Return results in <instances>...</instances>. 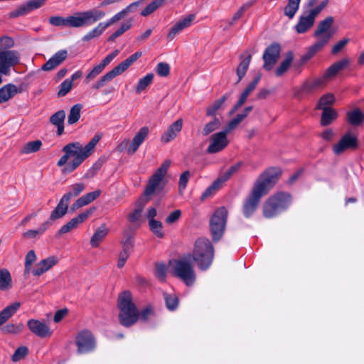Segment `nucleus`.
I'll use <instances>...</instances> for the list:
<instances>
[{"mask_svg": "<svg viewBox=\"0 0 364 364\" xmlns=\"http://www.w3.org/2000/svg\"><path fill=\"white\" fill-rule=\"evenodd\" d=\"M230 93H226L220 99L213 102L206 109V115L208 117L215 116L216 112L222 107L223 103L230 97Z\"/></svg>", "mask_w": 364, "mask_h": 364, "instance_id": "nucleus-37", "label": "nucleus"}, {"mask_svg": "<svg viewBox=\"0 0 364 364\" xmlns=\"http://www.w3.org/2000/svg\"><path fill=\"white\" fill-rule=\"evenodd\" d=\"M358 146V141L357 136L350 132H348L333 146V151L335 154L340 155L348 149L355 150Z\"/></svg>", "mask_w": 364, "mask_h": 364, "instance_id": "nucleus-13", "label": "nucleus"}, {"mask_svg": "<svg viewBox=\"0 0 364 364\" xmlns=\"http://www.w3.org/2000/svg\"><path fill=\"white\" fill-rule=\"evenodd\" d=\"M326 83L327 82L322 76L312 81H306L303 83L301 90L296 94V95L298 96L301 92L310 93L316 89L325 87Z\"/></svg>", "mask_w": 364, "mask_h": 364, "instance_id": "nucleus-27", "label": "nucleus"}, {"mask_svg": "<svg viewBox=\"0 0 364 364\" xmlns=\"http://www.w3.org/2000/svg\"><path fill=\"white\" fill-rule=\"evenodd\" d=\"M63 155L57 163L60 167L64 166L62 172L67 174L75 171L87 157L89 152L80 142H72L65 145L63 149Z\"/></svg>", "mask_w": 364, "mask_h": 364, "instance_id": "nucleus-2", "label": "nucleus"}, {"mask_svg": "<svg viewBox=\"0 0 364 364\" xmlns=\"http://www.w3.org/2000/svg\"><path fill=\"white\" fill-rule=\"evenodd\" d=\"M165 1L166 0H154L141 12V15L143 16L150 15L162 6Z\"/></svg>", "mask_w": 364, "mask_h": 364, "instance_id": "nucleus-49", "label": "nucleus"}, {"mask_svg": "<svg viewBox=\"0 0 364 364\" xmlns=\"http://www.w3.org/2000/svg\"><path fill=\"white\" fill-rule=\"evenodd\" d=\"M336 101L335 97L331 93L323 95L316 105V109H324L325 108H331L329 106L333 105Z\"/></svg>", "mask_w": 364, "mask_h": 364, "instance_id": "nucleus-42", "label": "nucleus"}, {"mask_svg": "<svg viewBox=\"0 0 364 364\" xmlns=\"http://www.w3.org/2000/svg\"><path fill=\"white\" fill-rule=\"evenodd\" d=\"M196 15L193 14L181 18L169 31L167 35V39L172 41L180 32L183 29L189 27L192 22L195 20Z\"/></svg>", "mask_w": 364, "mask_h": 364, "instance_id": "nucleus-18", "label": "nucleus"}, {"mask_svg": "<svg viewBox=\"0 0 364 364\" xmlns=\"http://www.w3.org/2000/svg\"><path fill=\"white\" fill-rule=\"evenodd\" d=\"M109 232L105 225H102L95 232L94 235L90 239V245L92 247H98L100 243L106 237Z\"/></svg>", "mask_w": 364, "mask_h": 364, "instance_id": "nucleus-30", "label": "nucleus"}, {"mask_svg": "<svg viewBox=\"0 0 364 364\" xmlns=\"http://www.w3.org/2000/svg\"><path fill=\"white\" fill-rule=\"evenodd\" d=\"M280 51L281 46L278 43H273L267 47L262 56L264 70L269 71L274 68L279 58Z\"/></svg>", "mask_w": 364, "mask_h": 364, "instance_id": "nucleus-14", "label": "nucleus"}, {"mask_svg": "<svg viewBox=\"0 0 364 364\" xmlns=\"http://www.w3.org/2000/svg\"><path fill=\"white\" fill-rule=\"evenodd\" d=\"M220 126V122L218 118L215 117L213 120L205 124L201 131V134L203 136H207Z\"/></svg>", "mask_w": 364, "mask_h": 364, "instance_id": "nucleus-44", "label": "nucleus"}, {"mask_svg": "<svg viewBox=\"0 0 364 364\" xmlns=\"http://www.w3.org/2000/svg\"><path fill=\"white\" fill-rule=\"evenodd\" d=\"M292 202L288 192L279 191L269 197L263 204L262 214L266 218H272L286 211Z\"/></svg>", "mask_w": 364, "mask_h": 364, "instance_id": "nucleus-6", "label": "nucleus"}, {"mask_svg": "<svg viewBox=\"0 0 364 364\" xmlns=\"http://www.w3.org/2000/svg\"><path fill=\"white\" fill-rule=\"evenodd\" d=\"M28 327L36 336L41 338H46L51 335L52 332L49 327L38 320L30 319L28 321Z\"/></svg>", "mask_w": 364, "mask_h": 364, "instance_id": "nucleus-19", "label": "nucleus"}, {"mask_svg": "<svg viewBox=\"0 0 364 364\" xmlns=\"http://www.w3.org/2000/svg\"><path fill=\"white\" fill-rule=\"evenodd\" d=\"M349 63V60L347 58L341 60L333 65H331L323 73L322 77L324 78L326 82L332 77H335L337 73L343 69Z\"/></svg>", "mask_w": 364, "mask_h": 364, "instance_id": "nucleus-26", "label": "nucleus"}, {"mask_svg": "<svg viewBox=\"0 0 364 364\" xmlns=\"http://www.w3.org/2000/svg\"><path fill=\"white\" fill-rule=\"evenodd\" d=\"M149 225L151 232L159 238H162L164 236V233L162 231L163 225L162 223L156 220L149 221Z\"/></svg>", "mask_w": 364, "mask_h": 364, "instance_id": "nucleus-50", "label": "nucleus"}, {"mask_svg": "<svg viewBox=\"0 0 364 364\" xmlns=\"http://www.w3.org/2000/svg\"><path fill=\"white\" fill-rule=\"evenodd\" d=\"M68 203L60 199L55 208L51 212L49 218L53 222L57 219L63 218L68 211Z\"/></svg>", "mask_w": 364, "mask_h": 364, "instance_id": "nucleus-34", "label": "nucleus"}, {"mask_svg": "<svg viewBox=\"0 0 364 364\" xmlns=\"http://www.w3.org/2000/svg\"><path fill=\"white\" fill-rule=\"evenodd\" d=\"M58 262V258L56 256H50L40 261L32 270V273L34 276L39 277L51 269Z\"/></svg>", "mask_w": 364, "mask_h": 364, "instance_id": "nucleus-22", "label": "nucleus"}, {"mask_svg": "<svg viewBox=\"0 0 364 364\" xmlns=\"http://www.w3.org/2000/svg\"><path fill=\"white\" fill-rule=\"evenodd\" d=\"M294 59L293 53L289 51L287 53L284 60L280 63L279 67L275 70V74L277 77L282 76L289 68Z\"/></svg>", "mask_w": 364, "mask_h": 364, "instance_id": "nucleus-39", "label": "nucleus"}, {"mask_svg": "<svg viewBox=\"0 0 364 364\" xmlns=\"http://www.w3.org/2000/svg\"><path fill=\"white\" fill-rule=\"evenodd\" d=\"M170 164V161H165L163 164L151 176L144 191V196H151L156 191L161 189L160 186L165 175L167 173Z\"/></svg>", "mask_w": 364, "mask_h": 364, "instance_id": "nucleus-11", "label": "nucleus"}, {"mask_svg": "<svg viewBox=\"0 0 364 364\" xmlns=\"http://www.w3.org/2000/svg\"><path fill=\"white\" fill-rule=\"evenodd\" d=\"M223 183L218 178L213 184L207 188L201 196V199L204 200L214 193V192L218 190Z\"/></svg>", "mask_w": 364, "mask_h": 364, "instance_id": "nucleus-53", "label": "nucleus"}, {"mask_svg": "<svg viewBox=\"0 0 364 364\" xmlns=\"http://www.w3.org/2000/svg\"><path fill=\"white\" fill-rule=\"evenodd\" d=\"M41 146L42 142L40 140L29 141L22 147L21 153L24 154H28L36 152L41 149Z\"/></svg>", "mask_w": 364, "mask_h": 364, "instance_id": "nucleus-45", "label": "nucleus"}, {"mask_svg": "<svg viewBox=\"0 0 364 364\" xmlns=\"http://www.w3.org/2000/svg\"><path fill=\"white\" fill-rule=\"evenodd\" d=\"M210 139L211 143L207 148L208 154H215L222 151L229 143L227 134L224 131L213 134Z\"/></svg>", "mask_w": 364, "mask_h": 364, "instance_id": "nucleus-16", "label": "nucleus"}, {"mask_svg": "<svg viewBox=\"0 0 364 364\" xmlns=\"http://www.w3.org/2000/svg\"><path fill=\"white\" fill-rule=\"evenodd\" d=\"M29 13V11L26 5V4L21 5L18 8H17L16 10L11 11L9 14L10 18H16L21 16H23Z\"/></svg>", "mask_w": 364, "mask_h": 364, "instance_id": "nucleus-63", "label": "nucleus"}, {"mask_svg": "<svg viewBox=\"0 0 364 364\" xmlns=\"http://www.w3.org/2000/svg\"><path fill=\"white\" fill-rule=\"evenodd\" d=\"M149 134V129L147 127H141L139 131L135 134L132 139V142L127 149L128 154H134L139 147L145 141Z\"/></svg>", "mask_w": 364, "mask_h": 364, "instance_id": "nucleus-21", "label": "nucleus"}, {"mask_svg": "<svg viewBox=\"0 0 364 364\" xmlns=\"http://www.w3.org/2000/svg\"><path fill=\"white\" fill-rule=\"evenodd\" d=\"M142 55L141 51H137L130 55L126 60L114 67L112 70L107 73L99 80L94 83L92 86L93 89L99 90L104 87L107 82H110L115 77L124 73L129 66H131L138 58Z\"/></svg>", "mask_w": 364, "mask_h": 364, "instance_id": "nucleus-8", "label": "nucleus"}, {"mask_svg": "<svg viewBox=\"0 0 364 364\" xmlns=\"http://www.w3.org/2000/svg\"><path fill=\"white\" fill-rule=\"evenodd\" d=\"M21 91L15 85L9 83L0 88V105L7 102Z\"/></svg>", "mask_w": 364, "mask_h": 364, "instance_id": "nucleus-25", "label": "nucleus"}, {"mask_svg": "<svg viewBox=\"0 0 364 364\" xmlns=\"http://www.w3.org/2000/svg\"><path fill=\"white\" fill-rule=\"evenodd\" d=\"M201 271L207 270L212 264L214 258V248L210 241L205 237L196 240L192 253H188Z\"/></svg>", "mask_w": 364, "mask_h": 364, "instance_id": "nucleus-3", "label": "nucleus"}, {"mask_svg": "<svg viewBox=\"0 0 364 364\" xmlns=\"http://www.w3.org/2000/svg\"><path fill=\"white\" fill-rule=\"evenodd\" d=\"M82 109V105L81 104H76L71 107L68 118V123L69 124H73L79 120Z\"/></svg>", "mask_w": 364, "mask_h": 364, "instance_id": "nucleus-43", "label": "nucleus"}, {"mask_svg": "<svg viewBox=\"0 0 364 364\" xmlns=\"http://www.w3.org/2000/svg\"><path fill=\"white\" fill-rule=\"evenodd\" d=\"M282 175L279 167H271L264 171L255 181L250 195L245 199L242 213L247 218H250L257 210L262 196L267 195L277 183Z\"/></svg>", "mask_w": 364, "mask_h": 364, "instance_id": "nucleus-1", "label": "nucleus"}, {"mask_svg": "<svg viewBox=\"0 0 364 364\" xmlns=\"http://www.w3.org/2000/svg\"><path fill=\"white\" fill-rule=\"evenodd\" d=\"M154 315L155 312L152 306L149 305L143 309L141 311H139V320L146 322Z\"/></svg>", "mask_w": 364, "mask_h": 364, "instance_id": "nucleus-55", "label": "nucleus"}, {"mask_svg": "<svg viewBox=\"0 0 364 364\" xmlns=\"http://www.w3.org/2000/svg\"><path fill=\"white\" fill-rule=\"evenodd\" d=\"M363 119L364 114L360 109H355L347 113V119L348 122L353 126L360 124Z\"/></svg>", "mask_w": 364, "mask_h": 364, "instance_id": "nucleus-41", "label": "nucleus"}, {"mask_svg": "<svg viewBox=\"0 0 364 364\" xmlns=\"http://www.w3.org/2000/svg\"><path fill=\"white\" fill-rule=\"evenodd\" d=\"M242 162L240 161L235 165L230 166L225 173H223L218 178L224 183L232 175L236 173L242 166Z\"/></svg>", "mask_w": 364, "mask_h": 364, "instance_id": "nucleus-51", "label": "nucleus"}, {"mask_svg": "<svg viewBox=\"0 0 364 364\" xmlns=\"http://www.w3.org/2000/svg\"><path fill=\"white\" fill-rule=\"evenodd\" d=\"M23 328L22 323L14 324V323H9L4 327L1 328V331L4 333H13L17 334L20 333Z\"/></svg>", "mask_w": 364, "mask_h": 364, "instance_id": "nucleus-56", "label": "nucleus"}, {"mask_svg": "<svg viewBox=\"0 0 364 364\" xmlns=\"http://www.w3.org/2000/svg\"><path fill=\"white\" fill-rule=\"evenodd\" d=\"M251 59L252 55L249 54L246 58L242 59L240 63L237 66L236 70L237 75L238 76L237 83H238L245 75L248 70Z\"/></svg>", "mask_w": 364, "mask_h": 364, "instance_id": "nucleus-40", "label": "nucleus"}, {"mask_svg": "<svg viewBox=\"0 0 364 364\" xmlns=\"http://www.w3.org/2000/svg\"><path fill=\"white\" fill-rule=\"evenodd\" d=\"M65 112L64 110H59L50 117L49 121L58 128V135L60 136L64 132V120Z\"/></svg>", "mask_w": 364, "mask_h": 364, "instance_id": "nucleus-29", "label": "nucleus"}, {"mask_svg": "<svg viewBox=\"0 0 364 364\" xmlns=\"http://www.w3.org/2000/svg\"><path fill=\"white\" fill-rule=\"evenodd\" d=\"M338 117V113L333 108H325L323 109L321 118V126L326 127L331 124Z\"/></svg>", "mask_w": 364, "mask_h": 364, "instance_id": "nucleus-35", "label": "nucleus"}, {"mask_svg": "<svg viewBox=\"0 0 364 364\" xmlns=\"http://www.w3.org/2000/svg\"><path fill=\"white\" fill-rule=\"evenodd\" d=\"M191 173L189 171H185L179 178L178 182V190L180 193H182L186 188L188 181L189 180Z\"/></svg>", "mask_w": 364, "mask_h": 364, "instance_id": "nucleus-60", "label": "nucleus"}, {"mask_svg": "<svg viewBox=\"0 0 364 364\" xmlns=\"http://www.w3.org/2000/svg\"><path fill=\"white\" fill-rule=\"evenodd\" d=\"M164 297L166 301V306L170 311L175 310L178 305V299L174 294H164Z\"/></svg>", "mask_w": 364, "mask_h": 364, "instance_id": "nucleus-52", "label": "nucleus"}, {"mask_svg": "<svg viewBox=\"0 0 364 364\" xmlns=\"http://www.w3.org/2000/svg\"><path fill=\"white\" fill-rule=\"evenodd\" d=\"M171 274L186 286H192L196 280V273L191 256L185 255L170 262Z\"/></svg>", "mask_w": 364, "mask_h": 364, "instance_id": "nucleus-5", "label": "nucleus"}, {"mask_svg": "<svg viewBox=\"0 0 364 364\" xmlns=\"http://www.w3.org/2000/svg\"><path fill=\"white\" fill-rule=\"evenodd\" d=\"M119 310V320L124 327H130L139 320V310L132 301V296L129 291L119 294L117 300Z\"/></svg>", "mask_w": 364, "mask_h": 364, "instance_id": "nucleus-4", "label": "nucleus"}, {"mask_svg": "<svg viewBox=\"0 0 364 364\" xmlns=\"http://www.w3.org/2000/svg\"><path fill=\"white\" fill-rule=\"evenodd\" d=\"M105 16V13L97 9H93L84 12H78L74 16L67 17V26L80 28L90 26Z\"/></svg>", "mask_w": 364, "mask_h": 364, "instance_id": "nucleus-7", "label": "nucleus"}, {"mask_svg": "<svg viewBox=\"0 0 364 364\" xmlns=\"http://www.w3.org/2000/svg\"><path fill=\"white\" fill-rule=\"evenodd\" d=\"M28 353V349L26 346L18 348L11 357L13 362H18L25 358Z\"/></svg>", "mask_w": 364, "mask_h": 364, "instance_id": "nucleus-57", "label": "nucleus"}, {"mask_svg": "<svg viewBox=\"0 0 364 364\" xmlns=\"http://www.w3.org/2000/svg\"><path fill=\"white\" fill-rule=\"evenodd\" d=\"M228 218V210L225 207H220L215 211L210 220V230L213 240L218 242L222 237Z\"/></svg>", "mask_w": 364, "mask_h": 364, "instance_id": "nucleus-9", "label": "nucleus"}, {"mask_svg": "<svg viewBox=\"0 0 364 364\" xmlns=\"http://www.w3.org/2000/svg\"><path fill=\"white\" fill-rule=\"evenodd\" d=\"M36 255L34 250L28 252L25 257V274H28L31 269L32 264L36 261Z\"/></svg>", "mask_w": 364, "mask_h": 364, "instance_id": "nucleus-54", "label": "nucleus"}, {"mask_svg": "<svg viewBox=\"0 0 364 364\" xmlns=\"http://www.w3.org/2000/svg\"><path fill=\"white\" fill-rule=\"evenodd\" d=\"M261 79V75L258 74L254 80L249 83V85L247 86V87L244 90L242 93L240 95V97L243 99L245 101L247 100L248 96L250 95V93L256 88L257 84L259 83V80Z\"/></svg>", "mask_w": 364, "mask_h": 364, "instance_id": "nucleus-48", "label": "nucleus"}, {"mask_svg": "<svg viewBox=\"0 0 364 364\" xmlns=\"http://www.w3.org/2000/svg\"><path fill=\"white\" fill-rule=\"evenodd\" d=\"M73 84L70 80L68 79L65 80L60 85L59 90L58 92V97H64L72 89Z\"/></svg>", "mask_w": 364, "mask_h": 364, "instance_id": "nucleus-58", "label": "nucleus"}, {"mask_svg": "<svg viewBox=\"0 0 364 364\" xmlns=\"http://www.w3.org/2000/svg\"><path fill=\"white\" fill-rule=\"evenodd\" d=\"M333 22H334V19L332 16H328L323 21H320L317 26L316 30L314 32V36L315 37H320L324 33H326L325 35L328 33H331V32H327V31L330 29V28L333 25ZM331 34L333 35L332 33H331Z\"/></svg>", "mask_w": 364, "mask_h": 364, "instance_id": "nucleus-33", "label": "nucleus"}, {"mask_svg": "<svg viewBox=\"0 0 364 364\" xmlns=\"http://www.w3.org/2000/svg\"><path fill=\"white\" fill-rule=\"evenodd\" d=\"M154 77L153 73H149L144 77L139 79L136 86V92L140 93L144 90L152 82Z\"/></svg>", "mask_w": 364, "mask_h": 364, "instance_id": "nucleus-47", "label": "nucleus"}, {"mask_svg": "<svg viewBox=\"0 0 364 364\" xmlns=\"http://www.w3.org/2000/svg\"><path fill=\"white\" fill-rule=\"evenodd\" d=\"M332 34L328 33L321 37L314 44L308 48V50L304 54L300 59L299 65H302L310 60L318 51L322 49V48L328 43Z\"/></svg>", "mask_w": 364, "mask_h": 364, "instance_id": "nucleus-17", "label": "nucleus"}, {"mask_svg": "<svg viewBox=\"0 0 364 364\" xmlns=\"http://www.w3.org/2000/svg\"><path fill=\"white\" fill-rule=\"evenodd\" d=\"M102 191L100 190H96L92 192H90L79 198L73 204V209H78L82 206H85L91 202L94 201L97 199L101 194Z\"/></svg>", "mask_w": 364, "mask_h": 364, "instance_id": "nucleus-28", "label": "nucleus"}, {"mask_svg": "<svg viewBox=\"0 0 364 364\" xmlns=\"http://www.w3.org/2000/svg\"><path fill=\"white\" fill-rule=\"evenodd\" d=\"M20 306V302H15L4 309L0 312V326L9 320L16 313Z\"/></svg>", "mask_w": 364, "mask_h": 364, "instance_id": "nucleus-32", "label": "nucleus"}, {"mask_svg": "<svg viewBox=\"0 0 364 364\" xmlns=\"http://www.w3.org/2000/svg\"><path fill=\"white\" fill-rule=\"evenodd\" d=\"M85 186L82 183H77L71 185L68 188V193L63 195L61 199L69 204L70 199L73 197H77L79 196L85 190Z\"/></svg>", "mask_w": 364, "mask_h": 364, "instance_id": "nucleus-31", "label": "nucleus"}, {"mask_svg": "<svg viewBox=\"0 0 364 364\" xmlns=\"http://www.w3.org/2000/svg\"><path fill=\"white\" fill-rule=\"evenodd\" d=\"M79 225L77 220H76L75 217L71 219L68 223H67L65 225H63L61 228L58 231L59 235L65 234L73 229L77 227Z\"/></svg>", "mask_w": 364, "mask_h": 364, "instance_id": "nucleus-59", "label": "nucleus"}, {"mask_svg": "<svg viewBox=\"0 0 364 364\" xmlns=\"http://www.w3.org/2000/svg\"><path fill=\"white\" fill-rule=\"evenodd\" d=\"M12 287V280L9 272L6 269H0V289L6 291Z\"/></svg>", "mask_w": 364, "mask_h": 364, "instance_id": "nucleus-38", "label": "nucleus"}, {"mask_svg": "<svg viewBox=\"0 0 364 364\" xmlns=\"http://www.w3.org/2000/svg\"><path fill=\"white\" fill-rule=\"evenodd\" d=\"M103 23H100L97 26L91 30L89 33L82 37L83 41H89L95 38L99 37L105 30Z\"/></svg>", "mask_w": 364, "mask_h": 364, "instance_id": "nucleus-46", "label": "nucleus"}, {"mask_svg": "<svg viewBox=\"0 0 364 364\" xmlns=\"http://www.w3.org/2000/svg\"><path fill=\"white\" fill-rule=\"evenodd\" d=\"M316 17L309 11L308 14H304L299 17L297 23L294 28L298 33H304L307 32L314 24Z\"/></svg>", "mask_w": 364, "mask_h": 364, "instance_id": "nucleus-20", "label": "nucleus"}, {"mask_svg": "<svg viewBox=\"0 0 364 364\" xmlns=\"http://www.w3.org/2000/svg\"><path fill=\"white\" fill-rule=\"evenodd\" d=\"M156 73L161 77L168 76L170 73L169 65L166 63H159L156 67Z\"/></svg>", "mask_w": 364, "mask_h": 364, "instance_id": "nucleus-62", "label": "nucleus"}, {"mask_svg": "<svg viewBox=\"0 0 364 364\" xmlns=\"http://www.w3.org/2000/svg\"><path fill=\"white\" fill-rule=\"evenodd\" d=\"M301 0H287V4L284 8V15L292 19L300 6Z\"/></svg>", "mask_w": 364, "mask_h": 364, "instance_id": "nucleus-36", "label": "nucleus"}, {"mask_svg": "<svg viewBox=\"0 0 364 364\" xmlns=\"http://www.w3.org/2000/svg\"><path fill=\"white\" fill-rule=\"evenodd\" d=\"M78 353H86L95 348V340L92 333L87 330L78 333L75 338Z\"/></svg>", "mask_w": 364, "mask_h": 364, "instance_id": "nucleus-12", "label": "nucleus"}, {"mask_svg": "<svg viewBox=\"0 0 364 364\" xmlns=\"http://www.w3.org/2000/svg\"><path fill=\"white\" fill-rule=\"evenodd\" d=\"M124 235L125 239L122 242V250L119 254L117 261L118 268H122L124 266L134 246V236L127 231H125Z\"/></svg>", "mask_w": 364, "mask_h": 364, "instance_id": "nucleus-15", "label": "nucleus"}, {"mask_svg": "<svg viewBox=\"0 0 364 364\" xmlns=\"http://www.w3.org/2000/svg\"><path fill=\"white\" fill-rule=\"evenodd\" d=\"M20 53L15 50H0V73L9 75L11 67L20 63Z\"/></svg>", "mask_w": 364, "mask_h": 364, "instance_id": "nucleus-10", "label": "nucleus"}, {"mask_svg": "<svg viewBox=\"0 0 364 364\" xmlns=\"http://www.w3.org/2000/svg\"><path fill=\"white\" fill-rule=\"evenodd\" d=\"M14 45V40L8 36L0 38L1 50H9Z\"/></svg>", "mask_w": 364, "mask_h": 364, "instance_id": "nucleus-64", "label": "nucleus"}, {"mask_svg": "<svg viewBox=\"0 0 364 364\" xmlns=\"http://www.w3.org/2000/svg\"><path fill=\"white\" fill-rule=\"evenodd\" d=\"M183 126V120L181 119H177L171 124L164 134L161 136V140L162 142L168 143L174 139L177 134L181 131Z\"/></svg>", "mask_w": 364, "mask_h": 364, "instance_id": "nucleus-24", "label": "nucleus"}, {"mask_svg": "<svg viewBox=\"0 0 364 364\" xmlns=\"http://www.w3.org/2000/svg\"><path fill=\"white\" fill-rule=\"evenodd\" d=\"M155 274L161 281H164L166 277V265L163 263H156Z\"/></svg>", "mask_w": 364, "mask_h": 364, "instance_id": "nucleus-61", "label": "nucleus"}, {"mask_svg": "<svg viewBox=\"0 0 364 364\" xmlns=\"http://www.w3.org/2000/svg\"><path fill=\"white\" fill-rule=\"evenodd\" d=\"M68 57L66 50H60L55 53L43 65L42 70L50 71L60 65Z\"/></svg>", "mask_w": 364, "mask_h": 364, "instance_id": "nucleus-23", "label": "nucleus"}]
</instances>
